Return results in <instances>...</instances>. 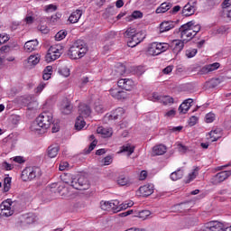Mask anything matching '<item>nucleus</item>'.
I'll list each match as a JSON object with an SVG mask.
<instances>
[{
	"instance_id": "nucleus-1",
	"label": "nucleus",
	"mask_w": 231,
	"mask_h": 231,
	"mask_svg": "<svg viewBox=\"0 0 231 231\" xmlns=\"http://www.w3.org/2000/svg\"><path fill=\"white\" fill-rule=\"evenodd\" d=\"M71 189L76 190H88L89 189V181L85 176L73 177L70 186H66V184H61L58 187V192L61 196H71Z\"/></svg>"
},
{
	"instance_id": "nucleus-2",
	"label": "nucleus",
	"mask_w": 231,
	"mask_h": 231,
	"mask_svg": "<svg viewBox=\"0 0 231 231\" xmlns=\"http://www.w3.org/2000/svg\"><path fill=\"white\" fill-rule=\"evenodd\" d=\"M200 30L201 25L196 24L194 22H188L179 29L180 39L183 40V42H189L196 37Z\"/></svg>"
},
{
	"instance_id": "nucleus-3",
	"label": "nucleus",
	"mask_w": 231,
	"mask_h": 231,
	"mask_svg": "<svg viewBox=\"0 0 231 231\" xmlns=\"http://www.w3.org/2000/svg\"><path fill=\"white\" fill-rule=\"evenodd\" d=\"M124 37L127 42V46H129V48H134L135 46H138L140 42H143L145 34L136 31V28L134 27H129L125 32Z\"/></svg>"
},
{
	"instance_id": "nucleus-4",
	"label": "nucleus",
	"mask_w": 231,
	"mask_h": 231,
	"mask_svg": "<svg viewBox=\"0 0 231 231\" xmlns=\"http://www.w3.org/2000/svg\"><path fill=\"white\" fill-rule=\"evenodd\" d=\"M88 53V46L82 41L75 42L69 48L68 55L72 60L82 59Z\"/></svg>"
},
{
	"instance_id": "nucleus-5",
	"label": "nucleus",
	"mask_w": 231,
	"mask_h": 231,
	"mask_svg": "<svg viewBox=\"0 0 231 231\" xmlns=\"http://www.w3.org/2000/svg\"><path fill=\"white\" fill-rule=\"evenodd\" d=\"M79 116L76 119L75 129L77 131H82L83 127H86V121L84 118H88L91 115V108L86 104H80L79 108Z\"/></svg>"
},
{
	"instance_id": "nucleus-6",
	"label": "nucleus",
	"mask_w": 231,
	"mask_h": 231,
	"mask_svg": "<svg viewBox=\"0 0 231 231\" xmlns=\"http://www.w3.org/2000/svg\"><path fill=\"white\" fill-rule=\"evenodd\" d=\"M168 50L169 43L154 42L148 45L147 53L152 57H156L161 55V53L167 51Z\"/></svg>"
},
{
	"instance_id": "nucleus-7",
	"label": "nucleus",
	"mask_w": 231,
	"mask_h": 231,
	"mask_svg": "<svg viewBox=\"0 0 231 231\" xmlns=\"http://www.w3.org/2000/svg\"><path fill=\"white\" fill-rule=\"evenodd\" d=\"M14 212L15 208L11 199H7L0 204V217H10L14 216Z\"/></svg>"
},
{
	"instance_id": "nucleus-8",
	"label": "nucleus",
	"mask_w": 231,
	"mask_h": 231,
	"mask_svg": "<svg viewBox=\"0 0 231 231\" xmlns=\"http://www.w3.org/2000/svg\"><path fill=\"white\" fill-rule=\"evenodd\" d=\"M41 168L39 167H27L22 171V180L23 181H32L35 178H40Z\"/></svg>"
},
{
	"instance_id": "nucleus-9",
	"label": "nucleus",
	"mask_w": 231,
	"mask_h": 231,
	"mask_svg": "<svg viewBox=\"0 0 231 231\" xmlns=\"http://www.w3.org/2000/svg\"><path fill=\"white\" fill-rule=\"evenodd\" d=\"M62 55V46L61 45H53L51 46L48 50V52L45 56L46 62H53L57 60Z\"/></svg>"
},
{
	"instance_id": "nucleus-10",
	"label": "nucleus",
	"mask_w": 231,
	"mask_h": 231,
	"mask_svg": "<svg viewBox=\"0 0 231 231\" xmlns=\"http://www.w3.org/2000/svg\"><path fill=\"white\" fill-rule=\"evenodd\" d=\"M40 125L45 130L48 131L50 126L53 124V115L49 112L42 113L37 118Z\"/></svg>"
},
{
	"instance_id": "nucleus-11",
	"label": "nucleus",
	"mask_w": 231,
	"mask_h": 231,
	"mask_svg": "<svg viewBox=\"0 0 231 231\" xmlns=\"http://www.w3.org/2000/svg\"><path fill=\"white\" fill-rule=\"evenodd\" d=\"M225 224L219 221H209L204 224L202 231H223Z\"/></svg>"
},
{
	"instance_id": "nucleus-12",
	"label": "nucleus",
	"mask_w": 231,
	"mask_h": 231,
	"mask_svg": "<svg viewBox=\"0 0 231 231\" xmlns=\"http://www.w3.org/2000/svg\"><path fill=\"white\" fill-rule=\"evenodd\" d=\"M154 193V184L147 183L141 186L136 191V196L147 198Z\"/></svg>"
},
{
	"instance_id": "nucleus-13",
	"label": "nucleus",
	"mask_w": 231,
	"mask_h": 231,
	"mask_svg": "<svg viewBox=\"0 0 231 231\" xmlns=\"http://www.w3.org/2000/svg\"><path fill=\"white\" fill-rule=\"evenodd\" d=\"M185 44H187V42H183V40H172L168 43L169 48L172 50L173 53H178L181 52L183 51V48H185Z\"/></svg>"
},
{
	"instance_id": "nucleus-14",
	"label": "nucleus",
	"mask_w": 231,
	"mask_h": 231,
	"mask_svg": "<svg viewBox=\"0 0 231 231\" xmlns=\"http://www.w3.org/2000/svg\"><path fill=\"white\" fill-rule=\"evenodd\" d=\"M117 86L125 91H132L134 88V81L130 79H121L117 81Z\"/></svg>"
},
{
	"instance_id": "nucleus-15",
	"label": "nucleus",
	"mask_w": 231,
	"mask_h": 231,
	"mask_svg": "<svg viewBox=\"0 0 231 231\" xmlns=\"http://www.w3.org/2000/svg\"><path fill=\"white\" fill-rule=\"evenodd\" d=\"M229 176H231V170L221 171V172L216 174L211 179V182L214 185H217V183H221L222 181H225V180H226V178H229Z\"/></svg>"
},
{
	"instance_id": "nucleus-16",
	"label": "nucleus",
	"mask_w": 231,
	"mask_h": 231,
	"mask_svg": "<svg viewBox=\"0 0 231 231\" xmlns=\"http://www.w3.org/2000/svg\"><path fill=\"white\" fill-rule=\"evenodd\" d=\"M134 149H136V146L131 143H126L123 146L120 147L119 152H117L118 154H125L126 156H131L133 152H134Z\"/></svg>"
},
{
	"instance_id": "nucleus-17",
	"label": "nucleus",
	"mask_w": 231,
	"mask_h": 231,
	"mask_svg": "<svg viewBox=\"0 0 231 231\" xmlns=\"http://www.w3.org/2000/svg\"><path fill=\"white\" fill-rule=\"evenodd\" d=\"M39 48V41L37 39L35 40H30L25 42L23 50L27 53H32V51H35Z\"/></svg>"
},
{
	"instance_id": "nucleus-18",
	"label": "nucleus",
	"mask_w": 231,
	"mask_h": 231,
	"mask_svg": "<svg viewBox=\"0 0 231 231\" xmlns=\"http://www.w3.org/2000/svg\"><path fill=\"white\" fill-rule=\"evenodd\" d=\"M221 64L219 62H215L212 64H208L204 66L200 70V75H207V73H212V71H216V69H219Z\"/></svg>"
},
{
	"instance_id": "nucleus-19",
	"label": "nucleus",
	"mask_w": 231,
	"mask_h": 231,
	"mask_svg": "<svg viewBox=\"0 0 231 231\" xmlns=\"http://www.w3.org/2000/svg\"><path fill=\"white\" fill-rule=\"evenodd\" d=\"M30 131L34 133V134H43V133H46V130L41 125V123H39L37 119L31 124Z\"/></svg>"
},
{
	"instance_id": "nucleus-20",
	"label": "nucleus",
	"mask_w": 231,
	"mask_h": 231,
	"mask_svg": "<svg viewBox=\"0 0 231 231\" xmlns=\"http://www.w3.org/2000/svg\"><path fill=\"white\" fill-rule=\"evenodd\" d=\"M194 100L192 98H188L182 102V104L179 106V113L182 115H186L189 112V109L192 107Z\"/></svg>"
},
{
	"instance_id": "nucleus-21",
	"label": "nucleus",
	"mask_w": 231,
	"mask_h": 231,
	"mask_svg": "<svg viewBox=\"0 0 231 231\" xmlns=\"http://www.w3.org/2000/svg\"><path fill=\"white\" fill-rule=\"evenodd\" d=\"M82 14H84L82 9L73 11L69 17V22H70L71 24L79 23V21H80V17H82Z\"/></svg>"
},
{
	"instance_id": "nucleus-22",
	"label": "nucleus",
	"mask_w": 231,
	"mask_h": 231,
	"mask_svg": "<svg viewBox=\"0 0 231 231\" xmlns=\"http://www.w3.org/2000/svg\"><path fill=\"white\" fill-rule=\"evenodd\" d=\"M196 12V4L188 3L184 5L182 9V15L185 17H190V15H194Z\"/></svg>"
},
{
	"instance_id": "nucleus-23",
	"label": "nucleus",
	"mask_w": 231,
	"mask_h": 231,
	"mask_svg": "<svg viewBox=\"0 0 231 231\" xmlns=\"http://www.w3.org/2000/svg\"><path fill=\"white\" fill-rule=\"evenodd\" d=\"M97 133L103 138H110V136H113V129L108 127L99 126L97 129Z\"/></svg>"
},
{
	"instance_id": "nucleus-24",
	"label": "nucleus",
	"mask_w": 231,
	"mask_h": 231,
	"mask_svg": "<svg viewBox=\"0 0 231 231\" xmlns=\"http://www.w3.org/2000/svg\"><path fill=\"white\" fill-rule=\"evenodd\" d=\"M60 109L63 115H69L72 109L69 100L64 99L60 105Z\"/></svg>"
},
{
	"instance_id": "nucleus-25",
	"label": "nucleus",
	"mask_w": 231,
	"mask_h": 231,
	"mask_svg": "<svg viewBox=\"0 0 231 231\" xmlns=\"http://www.w3.org/2000/svg\"><path fill=\"white\" fill-rule=\"evenodd\" d=\"M124 108L119 107L106 116V118H108V120H118V118H122V116H124Z\"/></svg>"
},
{
	"instance_id": "nucleus-26",
	"label": "nucleus",
	"mask_w": 231,
	"mask_h": 231,
	"mask_svg": "<svg viewBox=\"0 0 231 231\" xmlns=\"http://www.w3.org/2000/svg\"><path fill=\"white\" fill-rule=\"evenodd\" d=\"M110 95L113 97V98H116L117 100L125 98V93L123 90H120L118 88H111Z\"/></svg>"
},
{
	"instance_id": "nucleus-27",
	"label": "nucleus",
	"mask_w": 231,
	"mask_h": 231,
	"mask_svg": "<svg viewBox=\"0 0 231 231\" xmlns=\"http://www.w3.org/2000/svg\"><path fill=\"white\" fill-rule=\"evenodd\" d=\"M167 152V146L163 144L155 145L152 148V154L154 156H162V154H165Z\"/></svg>"
},
{
	"instance_id": "nucleus-28",
	"label": "nucleus",
	"mask_w": 231,
	"mask_h": 231,
	"mask_svg": "<svg viewBox=\"0 0 231 231\" xmlns=\"http://www.w3.org/2000/svg\"><path fill=\"white\" fill-rule=\"evenodd\" d=\"M39 62H41V55L39 54L31 55L27 59V66H29V68H33V66H37Z\"/></svg>"
},
{
	"instance_id": "nucleus-29",
	"label": "nucleus",
	"mask_w": 231,
	"mask_h": 231,
	"mask_svg": "<svg viewBox=\"0 0 231 231\" xmlns=\"http://www.w3.org/2000/svg\"><path fill=\"white\" fill-rule=\"evenodd\" d=\"M60 149V148L59 147V144H51V146H49L48 152H47L49 158L57 157V154H59Z\"/></svg>"
},
{
	"instance_id": "nucleus-30",
	"label": "nucleus",
	"mask_w": 231,
	"mask_h": 231,
	"mask_svg": "<svg viewBox=\"0 0 231 231\" xmlns=\"http://www.w3.org/2000/svg\"><path fill=\"white\" fill-rule=\"evenodd\" d=\"M174 28V23L172 22H162L160 24V32L165 33V32H169Z\"/></svg>"
},
{
	"instance_id": "nucleus-31",
	"label": "nucleus",
	"mask_w": 231,
	"mask_h": 231,
	"mask_svg": "<svg viewBox=\"0 0 231 231\" xmlns=\"http://www.w3.org/2000/svg\"><path fill=\"white\" fill-rule=\"evenodd\" d=\"M221 136H223V134H221V130L216 129V130H212L209 133L208 138L211 142H217V140H219V138H221Z\"/></svg>"
},
{
	"instance_id": "nucleus-32",
	"label": "nucleus",
	"mask_w": 231,
	"mask_h": 231,
	"mask_svg": "<svg viewBox=\"0 0 231 231\" xmlns=\"http://www.w3.org/2000/svg\"><path fill=\"white\" fill-rule=\"evenodd\" d=\"M170 178L172 181H178V180H181L183 178V170L179 169L175 171H173L171 175Z\"/></svg>"
},
{
	"instance_id": "nucleus-33",
	"label": "nucleus",
	"mask_w": 231,
	"mask_h": 231,
	"mask_svg": "<svg viewBox=\"0 0 231 231\" xmlns=\"http://www.w3.org/2000/svg\"><path fill=\"white\" fill-rule=\"evenodd\" d=\"M53 74V67L51 66H47L44 69H43V75H42V79L43 80H50L51 79V75Z\"/></svg>"
},
{
	"instance_id": "nucleus-34",
	"label": "nucleus",
	"mask_w": 231,
	"mask_h": 231,
	"mask_svg": "<svg viewBox=\"0 0 231 231\" xmlns=\"http://www.w3.org/2000/svg\"><path fill=\"white\" fill-rule=\"evenodd\" d=\"M110 212H120V201L118 199L110 200Z\"/></svg>"
},
{
	"instance_id": "nucleus-35",
	"label": "nucleus",
	"mask_w": 231,
	"mask_h": 231,
	"mask_svg": "<svg viewBox=\"0 0 231 231\" xmlns=\"http://www.w3.org/2000/svg\"><path fill=\"white\" fill-rule=\"evenodd\" d=\"M171 5L169 3H162L155 11L156 14H165L171 10Z\"/></svg>"
},
{
	"instance_id": "nucleus-36",
	"label": "nucleus",
	"mask_w": 231,
	"mask_h": 231,
	"mask_svg": "<svg viewBox=\"0 0 231 231\" xmlns=\"http://www.w3.org/2000/svg\"><path fill=\"white\" fill-rule=\"evenodd\" d=\"M199 169L195 168L192 171H190L188 176L186 177V183H190V181H194L199 174Z\"/></svg>"
},
{
	"instance_id": "nucleus-37",
	"label": "nucleus",
	"mask_w": 231,
	"mask_h": 231,
	"mask_svg": "<svg viewBox=\"0 0 231 231\" xmlns=\"http://www.w3.org/2000/svg\"><path fill=\"white\" fill-rule=\"evenodd\" d=\"M226 80V78L225 76H220L218 78L212 79L210 80V85L212 86V88H216L219 86V84H223V82H225Z\"/></svg>"
},
{
	"instance_id": "nucleus-38",
	"label": "nucleus",
	"mask_w": 231,
	"mask_h": 231,
	"mask_svg": "<svg viewBox=\"0 0 231 231\" xmlns=\"http://www.w3.org/2000/svg\"><path fill=\"white\" fill-rule=\"evenodd\" d=\"M143 17V14L140 11H134L131 15L126 17V21L131 23V21H134V19H142Z\"/></svg>"
},
{
	"instance_id": "nucleus-39",
	"label": "nucleus",
	"mask_w": 231,
	"mask_h": 231,
	"mask_svg": "<svg viewBox=\"0 0 231 231\" xmlns=\"http://www.w3.org/2000/svg\"><path fill=\"white\" fill-rule=\"evenodd\" d=\"M160 103L164 106H170L171 104H174V99L170 96H161Z\"/></svg>"
},
{
	"instance_id": "nucleus-40",
	"label": "nucleus",
	"mask_w": 231,
	"mask_h": 231,
	"mask_svg": "<svg viewBox=\"0 0 231 231\" xmlns=\"http://www.w3.org/2000/svg\"><path fill=\"white\" fill-rule=\"evenodd\" d=\"M117 184L124 187L125 185H129V177H125V175H121L117 178Z\"/></svg>"
},
{
	"instance_id": "nucleus-41",
	"label": "nucleus",
	"mask_w": 231,
	"mask_h": 231,
	"mask_svg": "<svg viewBox=\"0 0 231 231\" xmlns=\"http://www.w3.org/2000/svg\"><path fill=\"white\" fill-rule=\"evenodd\" d=\"M12 187V178L6 177L4 180V192H8Z\"/></svg>"
},
{
	"instance_id": "nucleus-42",
	"label": "nucleus",
	"mask_w": 231,
	"mask_h": 231,
	"mask_svg": "<svg viewBox=\"0 0 231 231\" xmlns=\"http://www.w3.org/2000/svg\"><path fill=\"white\" fill-rule=\"evenodd\" d=\"M133 205H134V202H133V200H125L122 204H119L120 211L126 210V208L133 207Z\"/></svg>"
},
{
	"instance_id": "nucleus-43",
	"label": "nucleus",
	"mask_w": 231,
	"mask_h": 231,
	"mask_svg": "<svg viewBox=\"0 0 231 231\" xmlns=\"http://www.w3.org/2000/svg\"><path fill=\"white\" fill-rule=\"evenodd\" d=\"M185 55L188 59H192L194 57H196V55H198V49H188L185 51Z\"/></svg>"
},
{
	"instance_id": "nucleus-44",
	"label": "nucleus",
	"mask_w": 231,
	"mask_h": 231,
	"mask_svg": "<svg viewBox=\"0 0 231 231\" xmlns=\"http://www.w3.org/2000/svg\"><path fill=\"white\" fill-rule=\"evenodd\" d=\"M46 86H48V83L41 82L39 86L34 89V93L36 95H41L42 91H44Z\"/></svg>"
},
{
	"instance_id": "nucleus-45",
	"label": "nucleus",
	"mask_w": 231,
	"mask_h": 231,
	"mask_svg": "<svg viewBox=\"0 0 231 231\" xmlns=\"http://www.w3.org/2000/svg\"><path fill=\"white\" fill-rule=\"evenodd\" d=\"M148 100H151L152 102H161L162 96L160 94L153 92L152 95L148 97Z\"/></svg>"
},
{
	"instance_id": "nucleus-46",
	"label": "nucleus",
	"mask_w": 231,
	"mask_h": 231,
	"mask_svg": "<svg viewBox=\"0 0 231 231\" xmlns=\"http://www.w3.org/2000/svg\"><path fill=\"white\" fill-rule=\"evenodd\" d=\"M140 217V219H149V217H151V211L149 210H142L138 213V216Z\"/></svg>"
},
{
	"instance_id": "nucleus-47",
	"label": "nucleus",
	"mask_w": 231,
	"mask_h": 231,
	"mask_svg": "<svg viewBox=\"0 0 231 231\" xmlns=\"http://www.w3.org/2000/svg\"><path fill=\"white\" fill-rule=\"evenodd\" d=\"M100 208H101V210H107L108 212H110V210H111L110 201L102 200L100 202Z\"/></svg>"
},
{
	"instance_id": "nucleus-48",
	"label": "nucleus",
	"mask_w": 231,
	"mask_h": 231,
	"mask_svg": "<svg viewBox=\"0 0 231 231\" xmlns=\"http://www.w3.org/2000/svg\"><path fill=\"white\" fill-rule=\"evenodd\" d=\"M44 10L47 14H53V12H57V5L51 4L44 6Z\"/></svg>"
},
{
	"instance_id": "nucleus-49",
	"label": "nucleus",
	"mask_w": 231,
	"mask_h": 231,
	"mask_svg": "<svg viewBox=\"0 0 231 231\" xmlns=\"http://www.w3.org/2000/svg\"><path fill=\"white\" fill-rule=\"evenodd\" d=\"M66 35H68V32L66 31H60L55 35L56 41H62L63 39H66Z\"/></svg>"
},
{
	"instance_id": "nucleus-50",
	"label": "nucleus",
	"mask_w": 231,
	"mask_h": 231,
	"mask_svg": "<svg viewBox=\"0 0 231 231\" xmlns=\"http://www.w3.org/2000/svg\"><path fill=\"white\" fill-rule=\"evenodd\" d=\"M10 41V36L6 32L0 33V46Z\"/></svg>"
},
{
	"instance_id": "nucleus-51",
	"label": "nucleus",
	"mask_w": 231,
	"mask_h": 231,
	"mask_svg": "<svg viewBox=\"0 0 231 231\" xmlns=\"http://www.w3.org/2000/svg\"><path fill=\"white\" fill-rule=\"evenodd\" d=\"M113 163V157L111 155H108L101 160V165H111Z\"/></svg>"
},
{
	"instance_id": "nucleus-52",
	"label": "nucleus",
	"mask_w": 231,
	"mask_h": 231,
	"mask_svg": "<svg viewBox=\"0 0 231 231\" xmlns=\"http://www.w3.org/2000/svg\"><path fill=\"white\" fill-rule=\"evenodd\" d=\"M10 160L11 162H14V163H19V164L24 163L26 162V159H24L23 156H14Z\"/></svg>"
},
{
	"instance_id": "nucleus-53",
	"label": "nucleus",
	"mask_w": 231,
	"mask_h": 231,
	"mask_svg": "<svg viewBox=\"0 0 231 231\" xmlns=\"http://www.w3.org/2000/svg\"><path fill=\"white\" fill-rule=\"evenodd\" d=\"M60 17H61V14H53V15L51 17V24H57L58 23H60Z\"/></svg>"
},
{
	"instance_id": "nucleus-54",
	"label": "nucleus",
	"mask_w": 231,
	"mask_h": 231,
	"mask_svg": "<svg viewBox=\"0 0 231 231\" xmlns=\"http://www.w3.org/2000/svg\"><path fill=\"white\" fill-rule=\"evenodd\" d=\"M59 73L65 78H68L70 75L69 69H68V67L60 69Z\"/></svg>"
},
{
	"instance_id": "nucleus-55",
	"label": "nucleus",
	"mask_w": 231,
	"mask_h": 231,
	"mask_svg": "<svg viewBox=\"0 0 231 231\" xmlns=\"http://www.w3.org/2000/svg\"><path fill=\"white\" fill-rule=\"evenodd\" d=\"M216 120V114L208 113L206 115V122L207 124H212Z\"/></svg>"
},
{
	"instance_id": "nucleus-56",
	"label": "nucleus",
	"mask_w": 231,
	"mask_h": 231,
	"mask_svg": "<svg viewBox=\"0 0 231 231\" xmlns=\"http://www.w3.org/2000/svg\"><path fill=\"white\" fill-rule=\"evenodd\" d=\"M165 118H174V116H176V109L172 108L171 110H168L165 114H164Z\"/></svg>"
},
{
	"instance_id": "nucleus-57",
	"label": "nucleus",
	"mask_w": 231,
	"mask_h": 231,
	"mask_svg": "<svg viewBox=\"0 0 231 231\" xmlns=\"http://www.w3.org/2000/svg\"><path fill=\"white\" fill-rule=\"evenodd\" d=\"M2 169H4L5 171H12V169H14V166L7 162H4L2 163Z\"/></svg>"
},
{
	"instance_id": "nucleus-58",
	"label": "nucleus",
	"mask_w": 231,
	"mask_h": 231,
	"mask_svg": "<svg viewBox=\"0 0 231 231\" xmlns=\"http://www.w3.org/2000/svg\"><path fill=\"white\" fill-rule=\"evenodd\" d=\"M116 71L117 76L124 75V73H125V66L120 64Z\"/></svg>"
},
{
	"instance_id": "nucleus-59",
	"label": "nucleus",
	"mask_w": 231,
	"mask_h": 231,
	"mask_svg": "<svg viewBox=\"0 0 231 231\" xmlns=\"http://www.w3.org/2000/svg\"><path fill=\"white\" fill-rule=\"evenodd\" d=\"M68 167H69V163H68V162H61L60 163L59 170L60 171H67Z\"/></svg>"
},
{
	"instance_id": "nucleus-60",
	"label": "nucleus",
	"mask_w": 231,
	"mask_h": 231,
	"mask_svg": "<svg viewBox=\"0 0 231 231\" xmlns=\"http://www.w3.org/2000/svg\"><path fill=\"white\" fill-rule=\"evenodd\" d=\"M139 180L140 181H143L144 180H147V171L143 170L139 174Z\"/></svg>"
},
{
	"instance_id": "nucleus-61",
	"label": "nucleus",
	"mask_w": 231,
	"mask_h": 231,
	"mask_svg": "<svg viewBox=\"0 0 231 231\" xmlns=\"http://www.w3.org/2000/svg\"><path fill=\"white\" fill-rule=\"evenodd\" d=\"M38 29L42 32V33H44V34L50 32V29H49L48 26H46V25H40V26L38 27Z\"/></svg>"
},
{
	"instance_id": "nucleus-62",
	"label": "nucleus",
	"mask_w": 231,
	"mask_h": 231,
	"mask_svg": "<svg viewBox=\"0 0 231 231\" xmlns=\"http://www.w3.org/2000/svg\"><path fill=\"white\" fill-rule=\"evenodd\" d=\"M34 18L31 14H27L26 17L24 18V22L26 23V24H32Z\"/></svg>"
},
{
	"instance_id": "nucleus-63",
	"label": "nucleus",
	"mask_w": 231,
	"mask_h": 231,
	"mask_svg": "<svg viewBox=\"0 0 231 231\" xmlns=\"http://www.w3.org/2000/svg\"><path fill=\"white\" fill-rule=\"evenodd\" d=\"M222 8L223 9L231 8V0H225L222 4Z\"/></svg>"
},
{
	"instance_id": "nucleus-64",
	"label": "nucleus",
	"mask_w": 231,
	"mask_h": 231,
	"mask_svg": "<svg viewBox=\"0 0 231 231\" xmlns=\"http://www.w3.org/2000/svg\"><path fill=\"white\" fill-rule=\"evenodd\" d=\"M225 15L228 18L231 19V7L223 9Z\"/></svg>"
}]
</instances>
